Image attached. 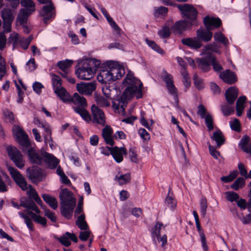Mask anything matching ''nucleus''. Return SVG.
Masks as SVG:
<instances>
[{
	"label": "nucleus",
	"instance_id": "f257e3e1",
	"mask_svg": "<svg viewBox=\"0 0 251 251\" xmlns=\"http://www.w3.org/2000/svg\"><path fill=\"white\" fill-rule=\"evenodd\" d=\"M124 82L127 85V87L121 96L112 101V107L115 112L122 114L125 113L127 99L133 96H136L137 98H141L143 95L142 83L139 79L134 77L132 73H128Z\"/></svg>",
	"mask_w": 251,
	"mask_h": 251
},
{
	"label": "nucleus",
	"instance_id": "f03ea898",
	"mask_svg": "<svg viewBox=\"0 0 251 251\" xmlns=\"http://www.w3.org/2000/svg\"><path fill=\"white\" fill-rule=\"evenodd\" d=\"M101 63L94 58H85L78 62L75 67V75L81 79L90 80L100 67Z\"/></svg>",
	"mask_w": 251,
	"mask_h": 251
},
{
	"label": "nucleus",
	"instance_id": "7ed1b4c3",
	"mask_svg": "<svg viewBox=\"0 0 251 251\" xmlns=\"http://www.w3.org/2000/svg\"><path fill=\"white\" fill-rule=\"evenodd\" d=\"M125 74L124 68L117 62H111L101 70L97 76L98 80L101 83H107L121 78Z\"/></svg>",
	"mask_w": 251,
	"mask_h": 251
},
{
	"label": "nucleus",
	"instance_id": "20e7f679",
	"mask_svg": "<svg viewBox=\"0 0 251 251\" xmlns=\"http://www.w3.org/2000/svg\"><path fill=\"white\" fill-rule=\"evenodd\" d=\"M27 154L32 164L39 165L46 164L50 169H54L59 163L58 160L52 155L46 151H37L32 148L28 150Z\"/></svg>",
	"mask_w": 251,
	"mask_h": 251
},
{
	"label": "nucleus",
	"instance_id": "39448f33",
	"mask_svg": "<svg viewBox=\"0 0 251 251\" xmlns=\"http://www.w3.org/2000/svg\"><path fill=\"white\" fill-rule=\"evenodd\" d=\"M8 170L12 177L13 178L16 184L22 189V190L27 191L26 193L28 195L29 198L30 200H34L39 205L42 206V200L38 196L37 192L31 185H29L28 187L25 178L20 173V172L13 167H9Z\"/></svg>",
	"mask_w": 251,
	"mask_h": 251
},
{
	"label": "nucleus",
	"instance_id": "423d86ee",
	"mask_svg": "<svg viewBox=\"0 0 251 251\" xmlns=\"http://www.w3.org/2000/svg\"><path fill=\"white\" fill-rule=\"evenodd\" d=\"M59 198L61 201V214L68 219H71L75 206V198L74 197L72 192L66 188L61 191Z\"/></svg>",
	"mask_w": 251,
	"mask_h": 251
},
{
	"label": "nucleus",
	"instance_id": "0eeeda50",
	"mask_svg": "<svg viewBox=\"0 0 251 251\" xmlns=\"http://www.w3.org/2000/svg\"><path fill=\"white\" fill-rule=\"evenodd\" d=\"M203 22L207 30L204 29H199L197 31V37L200 40L204 42H208L212 38L213 34L210 31L214 28L219 27L222 23L221 20L219 18L210 17L206 16L203 19Z\"/></svg>",
	"mask_w": 251,
	"mask_h": 251
},
{
	"label": "nucleus",
	"instance_id": "6e6552de",
	"mask_svg": "<svg viewBox=\"0 0 251 251\" xmlns=\"http://www.w3.org/2000/svg\"><path fill=\"white\" fill-rule=\"evenodd\" d=\"M70 101H72L76 106H73L74 111L78 114L82 118L87 122L91 120V117L86 109L87 102L86 99L80 96L77 93H75L72 97H71Z\"/></svg>",
	"mask_w": 251,
	"mask_h": 251
},
{
	"label": "nucleus",
	"instance_id": "1a4fd4ad",
	"mask_svg": "<svg viewBox=\"0 0 251 251\" xmlns=\"http://www.w3.org/2000/svg\"><path fill=\"white\" fill-rule=\"evenodd\" d=\"M38 1L42 4H47L43 6L40 12L41 17H43V22L45 24H48V21L54 17L55 13L54 7L51 0H37Z\"/></svg>",
	"mask_w": 251,
	"mask_h": 251
},
{
	"label": "nucleus",
	"instance_id": "9d476101",
	"mask_svg": "<svg viewBox=\"0 0 251 251\" xmlns=\"http://www.w3.org/2000/svg\"><path fill=\"white\" fill-rule=\"evenodd\" d=\"M175 5L180 11L183 17L186 18L192 21L196 19L198 12L193 5L187 3L176 4Z\"/></svg>",
	"mask_w": 251,
	"mask_h": 251
},
{
	"label": "nucleus",
	"instance_id": "9b49d317",
	"mask_svg": "<svg viewBox=\"0 0 251 251\" xmlns=\"http://www.w3.org/2000/svg\"><path fill=\"white\" fill-rule=\"evenodd\" d=\"M1 14L4 32H10L11 31V25L14 19L13 12L9 8H4L1 11Z\"/></svg>",
	"mask_w": 251,
	"mask_h": 251
},
{
	"label": "nucleus",
	"instance_id": "f8f14e48",
	"mask_svg": "<svg viewBox=\"0 0 251 251\" xmlns=\"http://www.w3.org/2000/svg\"><path fill=\"white\" fill-rule=\"evenodd\" d=\"M7 151L15 165L20 169L23 168L25 165V162L21 152L16 148L12 146L8 147Z\"/></svg>",
	"mask_w": 251,
	"mask_h": 251
},
{
	"label": "nucleus",
	"instance_id": "ddd939ff",
	"mask_svg": "<svg viewBox=\"0 0 251 251\" xmlns=\"http://www.w3.org/2000/svg\"><path fill=\"white\" fill-rule=\"evenodd\" d=\"M201 58H198L196 59L198 67L203 72H208L211 70V65L213 55L202 54Z\"/></svg>",
	"mask_w": 251,
	"mask_h": 251
},
{
	"label": "nucleus",
	"instance_id": "4468645a",
	"mask_svg": "<svg viewBox=\"0 0 251 251\" xmlns=\"http://www.w3.org/2000/svg\"><path fill=\"white\" fill-rule=\"evenodd\" d=\"M91 111L93 116L92 122L101 126H104L106 122L105 117L102 110L94 104L91 107Z\"/></svg>",
	"mask_w": 251,
	"mask_h": 251
},
{
	"label": "nucleus",
	"instance_id": "2eb2a0df",
	"mask_svg": "<svg viewBox=\"0 0 251 251\" xmlns=\"http://www.w3.org/2000/svg\"><path fill=\"white\" fill-rule=\"evenodd\" d=\"M13 132L20 145L25 147L29 146L28 136L20 127L16 125L14 126Z\"/></svg>",
	"mask_w": 251,
	"mask_h": 251
},
{
	"label": "nucleus",
	"instance_id": "dca6fc26",
	"mask_svg": "<svg viewBox=\"0 0 251 251\" xmlns=\"http://www.w3.org/2000/svg\"><path fill=\"white\" fill-rule=\"evenodd\" d=\"M27 176L33 183H37L43 180L42 170L38 167L28 168L26 170Z\"/></svg>",
	"mask_w": 251,
	"mask_h": 251
},
{
	"label": "nucleus",
	"instance_id": "f3484780",
	"mask_svg": "<svg viewBox=\"0 0 251 251\" xmlns=\"http://www.w3.org/2000/svg\"><path fill=\"white\" fill-rule=\"evenodd\" d=\"M219 77L228 84H233L237 81V77L234 72L230 70H226L219 74Z\"/></svg>",
	"mask_w": 251,
	"mask_h": 251
},
{
	"label": "nucleus",
	"instance_id": "a211bd4d",
	"mask_svg": "<svg viewBox=\"0 0 251 251\" xmlns=\"http://www.w3.org/2000/svg\"><path fill=\"white\" fill-rule=\"evenodd\" d=\"M173 76L167 73L166 71L164 72V80L166 84L167 88L169 93L175 96V99L177 100V89L173 83Z\"/></svg>",
	"mask_w": 251,
	"mask_h": 251
},
{
	"label": "nucleus",
	"instance_id": "6ab92c4d",
	"mask_svg": "<svg viewBox=\"0 0 251 251\" xmlns=\"http://www.w3.org/2000/svg\"><path fill=\"white\" fill-rule=\"evenodd\" d=\"M77 90L79 93L86 95H91L96 89V86L94 83L81 82L76 85Z\"/></svg>",
	"mask_w": 251,
	"mask_h": 251
},
{
	"label": "nucleus",
	"instance_id": "aec40b11",
	"mask_svg": "<svg viewBox=\"0 0 251 251\" xmlns=\"http://www.w3.org/2000/svg\"><path fill=\"white\" fill-rule=\"evenodd\" d=\"M192 23L186 20L179 21L176 22L172 27V30L175 34L181 33L191 27Z\"/></svg>",
	"mask_w": 251,
	"mask_h": 251
},
{
	"label": "nucleus",
	"instance_id": "412c9836",
	"mask_svg": "<svg viewBox=\"0 0 251 251\" xmlns=\"http://www.w3.org/2000/svg\"><path fill=\"white\" fill-rule=\"evenodd\" d=\"M69 239L75 243H76L78 241L76 236L74 233L69 232H66L65 234L58 238V240L62 245L66 247H69L71 245V242L69 240Z\"/></svg>",
	"mask_w": 251,
	"mask_h": 251
},
{
	"label": "nucleus",
	"instance_id": "4be33fe9",
	"mask_svg": "<svg viewBox=\"0 0 251 251\" xmlns=\"http://www.w3.org/2000/svg\"><path fill=\"white\" fill-rule=\"evenodd\" d=\"M104 126L102 130V137L107 144L113 146L114 143L112 137L113 129L109 125H105Z\"/></svg>",
	"mask_w": 251,
	"mask_h": 251
},
{
	"label": "nucleus",
	"instance_id": "5701e85b",
	"mask_svg": "<svg viewBox=\"0 0 251 251\" xmlns=\"http://www.w3.org/2000/svg\"><path fill=\"white\" fill-rule=\"evenodd\" d=\"M226 100L229 104L234 103L238 96V90L235 87H230L225 93Z\"/></svg>",
	"mask_w": 251,
	"mask_h": 251
},
{
	"label": "nucleus",
	"instance_id": "b1692460",
	"mask_svg": "<svg viewBox=\"0 0 251 251\" xmlns=\"http://www.w3.org/2000/svg\"><path fill=\"white\" fill-rule=\"evenodd\" d=\"M126 149L124 147H112L111 155L117 163L121 162L123 160V154H126Z\"/></svg>",
	"mask_w": 251,
	"mask_h": 251
},
{
	"label": "nucleus",
	"instance_id": "393cba45",
	"mask_svg": "<svg viewBox=\"0 0 251 251\" xmlns=\"http://www.w3.org/2000/svg\"><path fill=\"white\" fill-rule=\"evenodd\" d=\"M27 214H26L20 212H19V215L21 218L24 219L25 223L28 228L30 230L32 231L33 230L32 222L31 219L28 217V215L30 216L34 220L38 215L31 211H28L27 212Z\"/></svg>",
	"mask_w": 251,
	"mask_h": 251
},
{
	"label": "nucleus",
	"instance_id": "a878e982",
	"mask_svg": "<svg viewBox=\"0 0 251 251\" xmlns=\"http://www.w3.org/2000/svg\"><path fill=\"white\" fill-rule=\"evenodd\" d=\"M181 42L184 45L187 46L193 49H198L202 46L201 42L197 38H184L182 39Z\"/></svg>",
	"mask_w": 251,
	"mask_h": 251
},
{
	"label": "nucleus",
	"instance_id": "bb28decb",
	"mask_svg": "<svg viewBox=\"0 0 251 251\" xmlns=\"http://www.w3.org/2000/svg\"><path fill=\"white\" fill-rule=\"evenodd\" d=\"M54 93L63 102H69L71 96L65 88L61 86L54 90Z\"/></svg>",
	"mask_w": 251,
	"mask_h": 251
},
{
	"label": "nucleus",
	"instance_id": "cd10ccee",
	"mask_svg": "<svg viewBox=\"0 0 251 251\" xmlns=\"http://www.w3.org/2000/svg\"><path fill=\"white\" fill-rule=\"evenodd\" d=\"M250 137L244 136L240 140L239 146L241 149L245 152L249 153L251 156V142H249Z\"/></svg>",
	"mask_w": 251,
	"mask_h": 251
},
{
	"label": "nucleus",
	"instance_id": "c85d7f7f",
	"mask_svg": "<svg viewBox=\"0 0 251 251\" xmlns=\"http://www.w3.org/2000/svg\"><path fill=\"white\" fill-rule=\"evenodd\" d=\"M213 52H215L218 54L221 53L220 50V47L214 43L206 46L203 49L201 54L213 55Z\"/></svg>",
	"mask_w": 251,
	"mask_h": 251
},
{
	"label": "nucleus",
	"instance_id": "c756f323",
	"mask_svg": "<svg viewBox=\"0 0 251 251\" xmlns=\"http://www.w3.org/2000/svg\"><path fill=\"white\" fill-rule=\"evenodd\" d=\"M27 10L21 9L18 14L16 19V22L20 25H23L26 23L28 17L31 14Z\"/></svg>",
	"mask_w": 251,
	"mask_h": 251
},
{
	"label": "nucleus",
	"instance_id": "7c9ffc66",
	"mask_svg": "<svg viewBox=\"0 0 251 251\" xmlns=\"http://www.w3.org/2000/svg\"><path fill=\"white\" fill-rule=\"evenodd\" d=\"M246 97L244 96L240 97L236 101V109L238 116H241L245 108V102Z\"/></svg>",
	"mask_w": 251,
	"mask_h": 251
},
{
	"label": "nucleus",
	"instance_id": "2f4dec72",
	"mask_svg": "<svg viewBox=\"0 0 251 251\" xmlns=\"http://www.w3.org/2000/svg\"><path fill=\"white\" fill-rule=\"evenodd\" d=\"M42 198L44 201L48 204L53 209H56L58 207V203L56 199L48 194H43Z\"/></svg>",
	"mask_w": 251,
	"mask_h": 251
},
{
	"label": "nucleus",
	"instance_id": "473e14b6",
	"mask_svg": "<svg viewBox=\"0 0 251 251\" xmlns=\"http://www.w3.org/2000/svg\"><path fill=\"white\" fill-rule=\"evenodd\" d=\"M20 4L22 7H25L23 9L27 10L29 12L32 13L35 10V4L32 0H21Z\"/></svg>",
	"mask_w": 251,
	"mask_h": 251
},
{
	"label": "nucleus",
	"instance_id": "72a5a7b5",
	"mask_svg": "<svg viewBox=\"0 0 251 251\" xmlns=\"http://www.w3.org/2000/svg\"><path fill=\"white\" fill-rule=\"evenodd\" d=\"M21 36V35L15 32L10 35L8 39V44H12L13 49L18 47Z\"/></svg>",
	"mask_w": 251,
	"mask_h": 251
},
{
	"label": "nucleus",
	"instance_id": "f704fd0d",
	"mask_svg": "<svg viewBox=\"0 0 251 251\" xmlns=\"http://www.w3.org/2000/svg\"><path fill=\"white\" fill-rule=\"evenodd\" d=\"M211 138L212 140L216 141L217 147L218 148L220 147L225 142L222 132L220 130L214 132Z\"/></svg>",
	"mask_w": 251,
	"mask_h": 251
},
{
	"label": "nucleus",
	"instance_id": "c9c22d12",
	"mask_svg": "<svg viewBox=\"0 0 251 251\" xmlns=\"http://www.w3.org/2000/svg\"><path fill=\"white\" fill-rule=\"evenodd\" d=\"M75 224L81 230H86L88 228V226L85 221V215L84 214H82L80 216H78V218L75 221Z\"/></svg>",
	"mask_w": 251,
	"mask_h": 251
},
{
	"label": "nucleus",
	"instance_id": "e433bc0d",
	"mask_svg": "<svg viewBox=\"0 0 251 251\" xmlns=\"http://www.w3.org/2000/svg\"><path fill=\"white\" fill-rule=\"evenodd\" d=\"M165 226L160 222H156L155 225L152 229L151 236L153 238L156 237L157 239L159 240V236H160V231L162 229H164Z\"/></svg>",
	"mask_w": 251,
	"mask_h": 251
},
{
	"label": "nucleus",
	"instance_id": "4c0bfd02",
	"mask_svg": "<svg viewBox=\"0 0 251 251\" xmlns=\"http://www.w3.org/2000/svg\"><path fill=\"white\" fill-rule=\"evenodd\" d=\"M41 128L44 129V138L45 142H49L51 139V130L50 126L47 123H44L43 124H41Z\"/></svg>",
	"mask_w": 251,
	"mask_h": 251
},
{
	"label": "nucleus",
	"instance_id": "58836bf2",
	"mask_svg": "<svg viewBox=\"0 0 251 251\" xmlns=\"http://www.w3.org/2000/svg\"><path fill=\"white\" fill-rule=\"evenodd\" d=\"M33 39L32 35H29L27 38H25L21 36L19 45L24 50H26L28 49L29 44H30L32 40Z\"/></svg>",
	"mask_w": 251,
	"mask_h": 251
},
{
	"label": "nucleus",
	"instance_id": "ea45409f",
	"mask_svg": "<svg viewBox=\"0 0 251 251\" xmlns=\"http://www.w3.org/2000/svg\"><path fill=\"white\" fill-rule=\"evenodd\" d=\"M96 100L97 105L101 107H109L110 105V101L107 98L98 96L96 97Z\"/></svg>",
	"mask_w": 251,
	"mask_h": 251
},
{
	"label": "nucleus",
	"instance_id": "a19ab883",
	"mask_svg": "<svg viewBox=\"0 0 251 251\" xmlns=\"http://www.w3.org/2000/svg\"><path fill=\"white\" fill-rule=\"evenodd\" d=\"M6 74V61L0 53V80H2L3 77L5 76Z\"/></svg>",
	"mask_w": 251,
	"mask_h": 251
},
{
	"label": "nucleus",
	"instance_id": "79ce46f5",
	"mask_svg": "<svg viewBox=\"0 0 251 251\" xmlns=\"http://www.w3.org/2000/svg\"><path fill=\"white\" fill-rule=\"evenodd\" d=\"M115 179L118 181L120 185L126 184L129 182L131 179L130 174L127 173L125 175L116 176Z\"/></svg>",
	"mask_w": 251,
	"mask_h": 251
},
{
	"label": "nucleus",
	"instance_id": "37998d69",
	"mask_svg": "<svg viewBox=\"0 0 251 251\" xmlns=\"http://www.w3.org/2000/svg\"><path fill=\"white\" fill-rule=\"evenodd\" d=\"M180 74L183 77V82L184 86L188 88L191 85L190 78L186 69H181Z\"/></svg>",
	"mask_w": 251,
	"mask_h": 251
},
{
	"label": "nucleus",
	"instance_id": "c03bdc74",
	"mask_svg": "<svg viewBox=\"0 0 251 251\" xmlns=\"http://www.w3.org/2000/svg\"><path fill=\"white\" fill-rule=\"evenodd\" d=\"M214 38L217 42H220L225 46H227L228 41L221 32H216L214 35Z\"/></svg>",
	"mask_w": 251,
	"mask_h": 251
},
{
	"label": "nucleus",
	"instance_id": "a18cd8bd",
	"mask_svg": "<svg viewBox=\"0 0 251 251\" xmlns=\"http://www.w3.org/2000/svg\"><path fill=\"white\" fill-rule=\"evenodd\" d=\"M146 42L149 47L158 53L161 54H164V51L163 50L161 49L154 41H150L149 39H146Z\"/></svg>",
	"mask_w": 251,
	"mask_h": 251
},
{
	"label": "nucleus",
	"instance_id": "49530a36",
	"mask_svg": "<svg viewBox=\"0 0 251 251\" xmlns=\"http://www.w3.org/2000/svg\"><path fill=\"white\" fill-rule=\"evenodd\" d=\"M221 109L223 113L226 116H228L234 112V109L233 107L226 103L221 105Z\"/></svg>",
	"mask_w": 251,
	"mask_h": 251
},
{
	"label": "nucleus",
	"instance_id": "de8ad7c7",
	"mask_svg": "<svg viewBox=\"0 0 251 251\" xmlns=\"http://www.w3.org/2000/svg\"><path fill=\"white\" fill-rule=\"evenodd\" d=\"M73 61L72 60L66 59L64 61H60L58 62L57 66L62 71L67 70L70 67Z\"/></svg>",
	"mask_w": 251,
	"mask_h": 251
},
{
	"label": "nucleus",
	"instance_id": "09e8293b",
	"mask_svg": "<svg viewBox=\"0 0 251 251\" xmlns=\"http://www.w3.org/2000/svg\"><path fill=\"white\" fill-rule=\"evenodd\" d=\"M237 171H233L231 172L228 176L221 177V180L225 183H227L232 181L234 179H235L237 176Z\"/></svg>",
	"mask_w": 251,
	"mask_h": 251
},
{
	"label": "nucleus",
	"instance_id": "8fccbe9b",
	"mask_svg": "<svg viewBox=\"0 0 251 251\" xmlns=\"http://www.w3.org/2000/svg\"><path fill=\"white\" fill-rule=\"evenodd\" d=\"M207 203L205 198H201L200 201L201 212L202 217L204 218L206 214Z\"/></svg>",
	"mask_w": 251,
	"mask_h": 251
},
{
	"label": "nucleus",
	"instance_id": "3c124183",
	"mask_svg": "<svg viewBox=\"0 0 251 251\" xmlns=\"http://www.w3.org/2000/svg\"><path fill=\"white\" fill-rule=\"evenodd\" d=\"M244 179L242 177H238L231 185V188L234 190L237 191L240 187H242L244 185Z\"/></svg>",
	"mask_w": 251,
	"mask_h": 251
},
{
	"label": "nucleus",
	"instance_id": "603ef678",
	"mask_svg": "<svg viewBox=\"0 0 251 251\" xmlns=\"http://www.w3.org/2000/svg\"><path fill=\"white\" fill-rule=\"evenodd\" d=\"M194 84L196 87L199 89H202L204 87V84L203 80L199 77L197 74H195L193 76Z\"/></svg>",
	"mask_w": 251,
	"mask_h": 251
},
{
	"label": "nucleus",
	"instance_id": "864d4df0",
	"mask_svg": "<svg viewBox=\"0 0 251 251\" xmlns=\"http://www.w3.org/2000/svg\"><path fill=\"white\" fill-rule=\"evenodd\" d=\"M159 36L162 38H167L171 34L170 28L167 26H164L158 32Z\"/></svg>",
	"mask_w": 251,
	"mask_h": 251
},
{
	"label": "nucleus",
	"instance_id": "5fc2aeb1",
	"mask_svg": "<svg viewBox=\"0 0 251 251\" xmlns=\"http://www.w3.org/2000/svg\"><path fill=\"white\" fill-rule=\"evenodd\" d=\"M211 65L213 67V70L216 72L219 73L220 74L222 72V71L223 70V67L214 55H213Z\"/></svg>",
	"mask_w": 251,
	"mask_h": 251
},
{
	"label": "nucleus",
	"instance_id": "6e6d98bb",
	"mask_svg": "<svg viewBox=\"0 0 251 251\" xmlns=\"http://www.w3.org/2000/svg\"><path fill=\"white\" fill-rule=\"evenodd\" d=\"M52 82L54 90L62 86L61 79L57 75H52Z\"/></svg>",
	"mask_w": 251,
	"mask_h": 251
},
{
	"label": "nucleus",
	"instance_id": "4d7b16f0",
	"mask_svg": "<svg viewBox=\"0 0 251 251\" xmlns=\"http://www.w3.org/2000/svg\"><path fill=\"white\" fill-rule=\"evenodd\" d=\"M226 199L230 202L236 201L239 199V195L233 191H228L225 193Z\"/></svg>",
	"mask_w": 251,
	"mask_h": 251
},
{
	"label": "nucleus",
	"instance_id": "13d9d810",
	"mask_svg": "<svg viewBox=\"0 0 251 251\" xmlns=\"http://www.w3.org/2000/svg\"><path fill=\"white\" fill-rule=\"evenodd\" d=\"M229 125L232 130L237 132L240 131V123L238 119H234L229 122Z\"/></svg>",
	"mask_w": 251,
	"mask_h": 251
},
{
	"label": "nucleus",
	"instance_id": "bf43d9fd",
	"mask_svg": "<svg viewBox=\"0 0 251 251\" xmlns=\"http://www.w3.org/2000/svg\"><path fill=\"white\" fill-rule=\"evenodd\" d=\"M205 119V124L208 130H211L213 129V121L212 116L210 114H207L204 118Z\"/></svg>",
	"mask_w": 251,
	"mask_h": 251
},
{
	"label": "nucleus",
	"instance_id": "052dcab7",
	"mask_svg": "<svg viewBox=\"0 0 251 251\" xmlns=\"http://www.w3.org/2000/svg\"><path fill=\"white\" fill-rule=\"evenodd\" d=\"M27 205V207H26V209L27 210H32L38 214L40 213V210L37 207L35 202L31 200H28V204Z\"/></svg>",
	"mask_w": 251,
	"mask_h": 251
},
{
	"label": "nucleus",
	"instance_id": "680f3d73",
	"mask_svg": "<svg viewBox=\"0 0 251 251\" xmlns=\"http://www.w3.org/2000/svg\"><path fill=\"white\" fill-rule=\"evenodd\" d=\"M138 132L141 137L145 141H149L150 139V136L147 130L143 128H139Z\"/></svg>",
	"mask_w": 251,
	"mask_h": 251
},
{
	"label": "nucleus",
	"instance_id": "e2e57ef3",
	"mask_svg": "<svg viewBox=\"0 0 251 251\" xmlns=\"http://www.w3.org/2000/svg\"><path fill=\"white\" fill-rule=\"evenodd\" d=\"M166 204L170 208L173 209L176 206V201L172 197L168 196L165 200Z\"/></svg>",
	"mask_w": 251,
	"mask_h": 251
},
{
	"label": "nucleus",
	"instance_id": "0e129e2a",
	"mask_svg": "<svg viewBox=\"0 0 251 251\" xmlns=\"http://www.w3.org/2000/svg\"><path fill=\"white\" fill-rule=\"evenodd\" d=\"M26 65L28 67V71L29 72H32L37 68V65L36 64L34 58H31L26 63Z\"/></svg>",
	"mask_w": 251,
	"mask_h": 251
},
{
	"label": "nucleus",
	"instance_id": "69168bd1",
	"mask_svg": "<svg viewBox=\"0 0 251 251\" xmlns=\"http://www.w3.org/2000/svg\"><path fill=\"white\" fill-rule=\"evenodd\" d=\"M84 231H81L79 234V239L83 241H86L90 236L91 232L89 230H84Z\"/></svg>",
	"mask_w": 251,
	"mask_h": 251
},
{
	"label": "nucleus",
	"instance_id": "338daca9",
	"mask_svg": "<svg viewBox=\"0 0 251 251\" xmlns=\"http://www.w3.org/2000/svg\"><path fill=\"white\" fill-rule=\"evenodd\" d=\"M129 156L131 161L134 163L138 162L137 154L134 149H130L129 151Z\"/></svg>",
	"mask_w": 251,
	"mask_h": 251
},
{
	"label": "nucleus",
	"instance_id": "774afa93",
	"mask_svg": "<svg viewBox=\"0 0 251 251\" xmlns=\"http://www.w3.org/2000/svg\"><path fill=\"white\" fill-rule=\"evenodd\" d=\"M108 23L110 24V26L114 29L115 34L118 35V36H120L121 35V29L117 25V24L113 21V20H111V21H109Z\"/></svg>",
	"mask_w": 251,
	"mask_h": 251
}]
</instances>
